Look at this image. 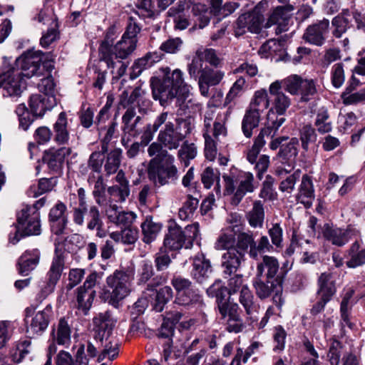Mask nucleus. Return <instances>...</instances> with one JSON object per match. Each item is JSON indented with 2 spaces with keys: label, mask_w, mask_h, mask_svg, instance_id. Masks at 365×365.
Listing matches in <instances>:
<instances>
[{
  "label": "nucleus",
  "mask_w": 365,
  "mask_h": 365,
  "mask_svg": "<svg viewBox=\"0 0 365 365\" xmlns=\"http://www.w3.org/2000/svg\"><path fill=\"white\" fill-rule=\"evenodd\" d=\"M304 79H302L298 75H291L282 81H279L282 83V88L284 89L292 95L298 94Z\"/></svg>",
  "instance_id": "e2e57ef3"
},
{
  "label": "nucleus",
  "mask_w": 365,
  "mask_h": 365,
  "mask_svg": "<svg viewBox=\"0 0 365 365\" xmlns=\"http://www.w3.org/2000/svg\"><path fill=\"white\" fill-rule=\"evenodd\" d=\"M93 182H94V187L92 193L96 202L101 207L107 206L108 200L105 198L106 185L103 176L101 174L96 175L91 183Z\"/></svg>",
  "instance_id": "de8ad7c7"
},
{
  "label": "nucleus",
  "mask_w": 365,
  "mask_h": 365,
  "mask_svg": "<svg viewBox=\"0 0 365 365\" xmlns=\"http://www.w3.org/2000/svg\"><path fill=\"white\" fill-rule=\"evenodd\" d=\"M142 231L144 235L143 241L145 243H150L156 239L160 230V225L153 222V218L148 216L144 222L141 225Z\"/></svg>",
  "instance_id": "3c124183"
},
{
  "label": "nucleus",
  "mask_w": 365,
  "mask_h": 365,
  "mask_svg": "<svg viewBox=\"0 0 365 365\" xmlns=\"http://www.w3.org/2000/svg\"><path fill=\"white\" fill-rule=\"evenodd\" d=\"M349 14H344V15H339L334 18L332 21V25L334 28L333 34L336 38H340L341 35L346 31L349 26Z\"/></svg>",
  "instance_id": "69168bd1"
},
{
  "label": "nucleus",
  "mask_w": 365,
  "mask_h": 365,
  "mask_svg": "<svg viewBox=\"0 0 365 365\" xmlns=\"http://www.w3.org/2000/svg\"><path fill=\"white\" fill-rule=\"evenodd\" d=\"M136 112L134 107H130L127 109L123 115L122 120L123 123V131L125 133H129L130 135H136V133H133L137 123L140 120V116H137L133 123L131 120L135 117Z\"/></svg>",
  "instance_id": "13d9d810"
},
{
  "label": "nucleus",
  "mask_w": 365,
  "mask_h": 365,
  "mask_svg": "<svg viewBox=\"0 0 365 365\" xmlns=\"http://www.w3.org/2000/svg\"><path fill=\"white\" fill-rule=\"evenodd\" d=\"M103 161L104 156L102 153L93 152L91 154L88 160V168L91 170L88 178V183L91 184L92 180L96 178V174H101Z\"/></svg>",
  "instance_id": "09e8293b"
},
{
  "label": "nucleus",
  "mask_w": 365,
  "mask_h": 365,
  "mask_svg": "<svg viewBox=\"0 0 365 365\" xmlns=\"http://www.w3.org/2000/svg\"><path fill=\"white\" fill-rule=\"evenodd\" d=\"M172 284L179 292L177 297L178 303L182 306L195 307L199 314L202 315V320L206 321L203 310L205 304L202 296L197 292L190 289L191 282L187 279L178 277L173 279Z\"/></svg>",
  "instance_id": "20e7f679"
},
{
  "label": "nucleus",
  "mask_w": 365,
  "mask_h": 365,
  "mask_svg": "<svg viewBox=\"0 0 365 365\" xmlns=\"http://www.w3.org/2000/svg\"><path fill=\"white\" fill-rule=\"evenodd\" d=\"M192 14L195 18V26L203 29L210 22V14L206 6L202 4H193L191 1H180L177 6L171 7L168 11V16L173 19L175 27L178 29H185L189 25V21L185 16Z\"/></svg>",
  "instance_id": "f257e3e1"
},
{
  "label": "nucleus",
  "mask_w": 365,
  "mask_h": 365,
  "mask_svg": "<svg viewBox=\"0 0 365 365\" xmlns=\"http://www.w3.org/2000/svg\"><path fill=\"white\" fill-rule=\"evenodd\" d=\"M232 113V108L230 107L228 109L222 113L217 114V118L214 123L213 135L217 138L219 136H225L227 134V128L225 123L230 116Z\"/></svg>",
  "instance_id": "4d7b16f0"
},
{
  "label": "nucleus",
  "mask_w": 365,
  "mask_h": 365,
  "mask_svg": "<svg viewBox=\"0 0 365 365\" xmlns=\"http://www.w3.org/2000/svg\"><path fill=\"white\" fill-rule=\"evenodd\" d=\"M93 337L97 341H107L112 334L115 321L108 312L99 313L93 319Z\"/></svg>",
  "instance_id": "ddd939ff"
},
{
  "label": "nucleus",
  "mask_w": 365,
  "mask_h": 365,
  "mask_svg": "<svg viewBox=\"0 0 365 365\" xmlns=\"http://www.w3.org/2000/svg\"><path fill=\"white\" fill-rule=\"evenodd\" d=\"M293 10L292 6L277 7L269 17L266 26L270 27L277 25L275 32L280 34L287 29L288 21L290 19V12Z\"/></svg>",
  "instance_id": "4be33fe9"
},
{
  "label": "nucleus",
  "mask_w": 365,
  "mask_h": 365,
  "mask_svg": "<svg viewBox=\"0 0 365 365\" xmlns=\"http://www.w3.org/2000/svg\"><path fill=\"white\" fill-rule=\"evenodd\" d=\"M224 76L225 73L223 71L205 66L201 75L199 76V78L204 83L215 86L221 82Z\"/></svg>",
  "instance_id": "603ef678"
},
{
  "label": "nucleus",
  "mask_w": 365,
  "mask_h": 365,
  "mask_svg": "<svg viewBox=\"0 0 365 365\" xmlns=\"http://www.w3.org/2000/svg\"><path fill=\"white\" fill-rule=\"evenodd\" d=\"M96 291L86 289L84 287H78L76 292V307L81 310L84 314H87L91 309L94 298Z\"/></svg>",
  "instance_id": "c9c22d12"
},
{
  "label": "nucleus",
  "mask_w": 365,
  "mask_h": 365,
  "mask_svg": "<svg viewBox=\"0 0 365 365\" xmlns=\"http://www.w3.org/2000/svg\"><path fill=\"white\" fill-rule=\"evenodd\" d=\"M106 209V214L112 223L119 226L130 227L135 220L137 215L132 211H119L116 204L113 200H108V205Z\"/></svg>",
  "instance_id": "6ab92c4d"
},
{
  "label": "nucleus",
  "mask_w": 365,
  "mask_h": 365,
  "mask_svg": "<svg viewBox=\"0 0 365 365\" xmlns=\"http://www.w3.org/2000/svg\"><path fill=\"white\" fill-rule=\"evenodd\" d=\"M318 294L331 299L336 292V286L332 274L329 272L322 273L318 279Z\"/></svg>",
  "instance_id": "4c0bfd02"
},
{
  "label": "nucleus",
  "mask_w": 365,
  "mask_h": 365,
  "mask_svg": "<svg viewBox=\"0 0 365 365\" xmlns=\"http://www.w3.org/2000/svg\"><path fill=\"white\" fill-rule=\"evenodd\" d=\"M261 114L250 109L247 110L242 123V129L247 138L252 135V130L259 125Z\"/></svg>",
  "instance_id": "37998d69"
},
{
  "label": "nucleus",
  "mask_w": 365,
  "mask_h": 365,
  "mask_svg": "<svg viewBox=\"0 0 365 365\" xmlns=\"http://www.w3.org/2000/svg\"><path fill=\"white\" fill-rule=\"evenodd\" d=\"M359 231L352 227L341 229L325 225L322 230L323 237L333 245L343 247L359 235Z\"/></svg>",
  "instance_id": "f8f14e48"
},
{
  "label": "nucleus",
  "mask_w": 365,
  "mask_h": 365,
  "mask_svg": "<svg viewBox=\"0 0 365 365\" xmlns=\"http://www.w3.org/2000/svg\"><path fill=\"white\" fill-rule=\"evenodd\" d=\"M51 308L46 307L44 310L38 312L31 319L30 324L27 327L29 334H38L43 331L48 325V317Z\"/></svg>",
  "instance_id": "f704fd0d"
},
{
  "label": "nucleus",
  "mask_w": 365,
  "mask_h": 365,
  "mask_svg": "<svg viewBox=\"0 0 365 365\" xmlns=\"http://www.w3.org/2000/svg\"><path fill=\"white\" fill-rule=\"evenodd\" d=\"M158 61L160 56L157 52H149L145 56L136 59L130 68V78H137L145 69L152 67Z\"/></svg>",
  "instance_id": "7c9ffc66"
},
{
  "label": "nucleus",
  "mask_w": 365,
  "mask_h": 365,
  "mask_svg": "<svg viewBox=\"0 0 365 365\" xmlns=\"http://www.w3.org/2000/svg\"><path fill=\"white\" fill-rule=\"evenodd\" d=\"M16 66L19 68L23 76L31 78L34 76H42L43 71H51L53 66V56L51 53H43L40 51H28L24 53L15 61Z\"/></svg>",
  "instance_id": "f03ea898"
},
{
  "label": "nucleus",
  "mask_w": 365,
  "mask_h": 365,
  "mask_svg": "<svg viewBox=\"0 0 365 365\" xmlns=\"http://www.w3.org/2000/svg\"><path fill=\"white\" fill-rule=\"evenodd\" d=\"M107 191L110 196L108 200H113V203L124 202L130 193L129 186L112 185L108 187Z\"/></svg>",
  "instance_id": "052dcab7"
},
{
  "label": "nucleus",
  "mask_w": 365,
  "mask_h": 365,
  "mask_svg": "<svg viewBox=\"0 0 365 365\" xmlns=\"http://www.w3.org/2000/svg\"><path fill=\"white\" fill-rule=\"evenodd\" d=\"M235 248L242 252L245 253L248 249L252 250L255 245V237L252 232H240L236 238Z\"/></svg>",
  "instance_id": "6e6d98bb"
},
{
  "label": "nucleus",
  "mask_w": 365,
  "mask_h": 365,
  "mask_svg": "<svg viewBox=\"0 0 365 365\" xmlns=\"http://www.w3.org/2000/svg\"><path fill=\"white\" fill-rule=\"evenodd\" d=\"M56 103L54 96L46 97L42 94H34L29 99V108L34 116H43L46 110L51 109Z\"/></svg>",
  "instance_id": "393cba45"
},
{
  "label": "nucleus",
  "mask_w": 365,
  "mask_h": 365,
  "mask_svg": "<svg viewBox=\"0 0 365 365\" xmlns=\"http://www.w3.org/2000/svg\"><path fill=\"white\" fill-rule=\"evenodd\" d=\"M133 279L132 271L115 270L106 279V284L111 289L110 301L118 303L130 292V282Z\"/></svg>",
  "instance_id": "423d86ee"
},
{
  "label": "nucleus",
  "mask_w": 365,
  "mask_h": 365,
  "mask_svg": "<svg viewBox=\"0 0 365 365\" xmlns=\"http://www.w3.org/2000/svg\"><path fill=\"white\" fill-rule=\"evenodd\" d=\"M178 179V170L174 164V158L166 151H161V186L174 185Z\"/></svg>",
  "instance_id": "a211bd4d"
},
{
  "label": "nucleus",
  "mask_w": 365,
  "mask_h": 365,
  "mask_svg": "<svg viewBox=\"0 0 365 365\" xmlns=\"http://www.w3.org/2000/svg\"><path fill=\"white\" fill-rule=\"evenodd\" d=\"M70 147H62L59 149H50L44 154L43 160L48 168L56 173H59L63 168L65 159L71 155Z\"/></svg>",
  "instance_id": "aec40b11"
},
{
  "label": "nucleus",
  "mask_w": 365,
  "mask_h": 365,
  "mask_svg": "<svg viewBox=\"0 0 365 365\" xmlns=\"http://www.w3.org/2000/svg\"><path fill=\"white\" fill-rule=\"evenodd\" d=\"M297 200L306 207H310L315 199L314 187L312 178L303 175L296 196Z\"/></svg>",
  "instance_id": "a878e982"
},
{
  "label": "nucleus",
  "mask_w": 365,
  "mask_h": 365,
  "mask_svg": "<svg viewBox=\"0 0 365 365\" xmlns=\"http://www.w3.org/2000/svg\"><path fill=\"white\" fill-rule=\"evenodd\" d=\"M272 245L267 236H262L257 243L255 241L254 247L248 252L249 256L253 259L258 260L260 254L272 250Z\"/></svg>",
  "instance_id": "680f3d73"
},
{
  "label": "nucleus",
  "mask_w": 365,
  "mask_h": 365,
  "mask_svg": "<svg viewBox=\"0 0 365 365\" xmlns=\"http://www.w3.org/2000/svg\"><path fill=\"white\" fill-rule=\"evenodd\" d=\"M262 22V16L256 13L244 14L235 22V34L240 36L247 31L258 34L261 30Z\"/></svg>",
  "instance_id": "dca6fc26"
},
{
  "label": "nucleus",
  "mask_w": 365,
  "mask_h": 365,
  "mask_svg": "<svg viewBox=\"0 0 365 365\" xmlns=\"http://www.w3.org/2000/svg\"><path fill=\"white\" fill-rule=\"evenodd\" d=\"M253 286L256 294L262 299L269 297L272 293L276 295L282 292V280L279 277L275 279H268L264 277L255 275L253 279Z\"/></svg>",
  "instance_id": "f3484780"
},
{
  "label": "nucleus",
  "mask_w": 365,
  "mask_h": 365,
  "mask_svg": "<svg viewBox=\"0 0 365 365\" xmlns=\"http://www.w3.org/2000/svg\"><path fill=\"white\" fill-rule=\"evenodd\" d=\"M66 206L62 202H58L51 208L49 213V219L51 222V230L57 235L63 233L66 227L68 219L65 215Z\"/></svg>",
  "instance_id": "b1692460"
},
{
  "label": "nucleus",
  "mask_w": 365,
  "mask_h": 365,
  "mask_svg": "<svg viewBox=\"0 0 365 365\" xmlns=\"http://www.w3.org/2000/svg\"><path fill=\"white\" fill-rule=\"evenodd\" d=\"M71 327L68 319L61 318L57 325L51 331L52 341L50 343L46 354V361L44 365H51L52 356L57 351L56 343L59 345L68 346L71 343Z\"/></svg>",
  "instance_id": "1a4fd4ad"
},
{
  "label": "nucleus",
  "mask_w": 365,
  "mask_h": 365,
  "mask_svg": "<svg viewBox=\"0 0 365 365\" xmlns=\"http://www.w3.org/2000/svg\"><path fill=\"white\" fill-rule=\"evenodd\" d=\"M245 254L237 249L226 251L222 256L221 267L224 274L231 275L235 273L245 261Z\"/></svg>",
  "instance_id": "412c9836"
},
{
  "label": "nucleus",
  "mask_w": 365,
  "mask_h": 365,
  "mask_svg": "<svg viewBox=\"0 0 365 365\" xmlns=\"http://www.w3.org/2000/svg\"><path fill=\"white\" fill-rule=\"evenodd\" d=\"M181 317V313L176 312L175 313H169L163 318V322L161 326V337L166 338V344H169L170 339H168V336L173 334L174 327Z\"/></svg>",
  "instance_id": "49530a36"
},
{
  "label": "nucleus",
  "mask_w": 365,
  "mask_h": 365,
  "mask_svg": "<svg viewBox=\"0 0 365 365\" xmlns=\"http://www.w3.org/2000/svg\"><path fill=\"white\" fill-rule=\"evenodd\" d=\"M40 252L38 250L26 251L19 259L18 272L21 275L28 276L38 264Z\"/></svg>",
  "instance_id": "c756f323"
},
{
  "label": "nucleus",
  "mask_w": 365,
  "mask_h": 365,
  "mask_svg": "<svg viewBox=\"0 0 365 365\" xmlns=\"http://www.w3.org/2000/svg\"><path fill=\"white\" fill-rule=\"evenodd\" d=\"M122 150L120 148H115L108 153L104 165V170L107 175L115 173L120 165Z\"/></svg>",
  "instance_id": "a18cd8bd"
},
{
  "label": "nucleus",
  "mask_w": 365,
  "mask_h": 365,
  "mask_svg": "<svg viewBox=\"0 0 365 365\" xmlns=\"http://www.w3.org/2000/svg\"><path fill=\"white\" fill-rule=\"evenodd\" d=\"M96 356V349L91 344L88 343L87 346V354H85L84 345H81L76 354V361L80 365H87L90 359Z\"/></svg>",
  "instance_id": "0e129e2a"
},
{
  "label": "nucleus",
  "mask_w": 365,
  "mask_h": 365,
  "mask_svg": "<svg viewBox=\"0 0 365 365\" xmlns=\"http://www.w3.org/2000/svg\"><path fill=\"white\" fill-rule=\"evenodd\" d=\"M187 242L185 240V235L180 227L176 222L170 220L168 225V232L165 234L163 245L166 250L171 252L170 255H164L161 256V267H168L171 262L172 258L176 256L175 251L181 249L183 246L185 247Z\"/></svg>",
  "instance_id": "39448f33"
},
{
  "label": "nucleus",
  "mask_w": 365,
  "mask_h": 365,
  "mask_svg": "<svg viewBox=\"0 0 365 365\" xmlns=\"http://www.w3.org/2000/svg\"><path fill=\"white\" fill-rule=\"evenodd\" d=\"M360 249V243L356 240L348 250L349 259L346 264L349 268H356L365 264V249Z\"/></svg>",
  "instance_id": "ea45409f"
},
{
  "label": "nucleus",
  "mask_w": 365,
  "mask_h": 365,
  "mask_svg": "<svg viewBox=\"0 0 365 365\" xmlns=\"http://www.w3.org/2000/svg\"><path fill=\"white\" fill-rule=\"evenodd\" d=\"M228 229L222 230V232L217 237L215 243V248L218 250H226L229 251L231 249L235 248L236 237L234 234L228 233Z\"/></svg>",
  "instance_id": "5fc2aeb1"
},
{
  "label": "nucleus",
  "mask_w": 365,
  "mask_h": 365,
  "mask_svg": "<svg viewBox=\"0 0 365 365\" xmlns=\"http://www.w3.org/2000/svg\"><path fill=\"white\" fill-rule=\"evenodd\" d=\"M254 176L250 172L242 173L240 177V183L232 197V203L237 205L247 192L255 190L253 184Z\"/></svg>",
  "instance_id": "72a5a7b5"
},
{
  "label": "nucleus",
  "mask_w": 365,
  "mask_h": 365,
  "mask_svg": "<svg viewBox=\"0 0 365 365\" xmlns=\"http://www.w3.org/2000/svg\"><path fill=\"white\" fill-rule=\"evenodd\" d=\"M180 140V135L175 131L174 125L171 123H167L161 133V151H163V146L170 150L176 149Z\"/></svg>",
  "instance_id": "e433bc0d"
},
{
  "label": "nucleus",
  "mask_w": 365,
  "mask_h": 365,
  "mask_svg": "<svg viewBox=\"0 0 365 365\" xmlns=\"http://www.w3.org/2000/svg\"><path fill=\"white\" fill-rule=\"evenodd\" d=\"M269 103L272 109L279 115H283L291 105V99L282 90L279 81L272 83L269 87Z\"/></svg>",
  "instance_id": "2eb2a0df"
},
{
  "label": "nucleus",
  "mask_w": 365,
  "mask_h": 365,
  "mask_svg": "<svg viewBox=\"0 0 365 365\" xmlns=\"http://www.w3.org/2000/svg\"><path fill=\"white\" fill-rule=\"evenodd\" d=\"M314 125L319 133L324 134L331 130L332 125L326 108L322 107L318 110Z\"/></svg>",
  "instance_id": "8fccbe9b"
},
{
  "label": "nucleus",
  "mask_w": 365,
  "mask_h": 365,
  "mask_svg": "<svg viewBox=\"0 0 365 365\" xmlns=\"http://www.w3.org/2000/svg\"><path fill=\"white\" fill-rule=\"evenodd\" d=\"M359 81L352 78L341 95L344 105H353L365 101V88L357 90Z\"/></svg>",
  "instance_id": "c85d7f7f"
},
{
  "label": "nucleus",
  "mask_w": 365,
  "mask_h": 365,
  "mask_svg": "<svg viewBox=\"0 0 365 365\" xmlns=\"http://www.w3.org/2000/svg\"><path fill=\"white\" fill-rule=\"evenodd\" d=\"M279 264L273 256L264 255L262 261L257 264L255 275L264 277L268 279H275L279 271Z\"/></svg>",
  "instance_id": "cd10ccee"
},
{
  "label": "nucleus",
  "mask_w": 365,
  "mask_h": 365,
  "mask_svg": "<svg viewBox=\"0 0 365 365\" xmlns=\"http://www.w3.org/2000/svg\"><path fill=\"white\" fill-rule=\"evenodd\" d=\"M269 96L265 89L257 91L250 104V109L262 114L269 106Z\"/></svg>",
  "instance_id": "79ce46f5"
},
{
  "label": "nucleus",
  "mask_w": 365,
  "mask_h": 365,
  "mask_svg": "<svg viewBox=\"0 0 365 365\" xmlns=\"http://www.w3.org/2000/svg\"><path fill=\"white\" fill-rule=\"evenodd\" d=\"M191 90L192 87L190 86H185L177 97L180 115L191 116L199 112L202 108V105L191 93Z\"/></svg>",
  "instance_id": "4468645a"
},
{
  "label": "nucleus",
  "mask_w": 365,
  "mask_h": 365,
  "mask_svg": "<svg viewBox=\"0 0 365 365\" xmlns=\"http://www.w3.org/2000/svg\"><path fill=\"white\" fill-rule=\"evenodd\" d=\"M136 44L137 43L132 38L123 36L113 47L115 58H127L136 48Z\"/></svg>",
  "instance_id": "58836bf2"
},
{
  "label": "nucleus",
  "mask_w": 365,
  "mask_h": 365,
  "mask_svg": "<svg viewBox=\"0 0 365 365\" xmlns=\"http://www.w3.org/2000/svg\"><path fill=\"white\" fill-rule=\"evenodd\" d=\"M18 224L25 235L41 233L40 213L34 207H25L18 215Z\"/></svg>",
  "instance_id": "9b49d317"
},
{
  "label": "nucleus",
  "mask_w": 365,
  "mask_h": 365,
  "mask_svg": "<svg viewBox=\"0 0 365 365\" xmlns=\"http://www.w3.org/2000/svg\"><path fill=\"white\" fill-rule=\"evenodd\" d=\"M22 75L16 67L11 66L4 60V70L0 72V87H3L5 93L4 96L19 97L24 88V83L22 81Z\"/></svg>",
  "instance_id": "6e6552de"
},
{
  "label": "nucleus",
  "mask_w": 365,
  "mask_h": 365,
  "mask_svg": "<svg viewBox=\"0 0 365 365\" xmlns=\"http://www.w3.org/2000/svg\"><path fill=\"white\" fill-rule=\"evenodd\" d=\"M182 75L180 69L171 71L168 67L161 69V106L177 98L182 87L189 86L184 82Z\"/></svg>",
  "instance_id": "7ed1b4c3"
},
{
  "label": "nucleus",
  "mask_w": 365,
  "mask_h": 365,
  "mask_svg": "<svg viewBox=\"0 0 365 365\" xmlns=\"http://www.w3.org/2000/svg\"><path fill=\"white\" fill-rule=\"evenodd\" d=\"M239 300L250 319L253 322L257 320L259 307L254 302V296L247 285L242 287Z\"/></svg>",
  "instance_id": "473e14b6"
},
{
  "label": "nucleus",
  "mask_w": 365,
  "mask_h": 365,
  "mask_svg": "<svg viewBox=\"0 0 365 365\" xmlns=\"http://www.w3.org/2000/svg\"><path fill=\"white\" fill-rule=\"evenodd\" d=\"M329 26V22L326 19L309 26L304 34V39L314 45H322L325 40V35L328 32Z\"/></svg>",
  "instance_id": "5701e85b"
},
{
  "label": "nucleus",
  "mask_w": 365,
  "mask_h": 365,
  "mask_svg": "<svg viewBox=\"0 0 365 365\" xmlns=\"http://www.w3.org/2000/svg\"><path fill=\"white\" fill-rule=\"evenodd\" d=\"M154 13L152 10L151 0H142L138 6V10L135 11L128 17V23L123 36L138 42L137 35L140 31V26L138 22L139 19L153 18Z\"/></svg>",
  "instance_id": "9d476101"
},
{
  "label": "nucleus",
  "mask_w": 365,
  "mask_h": 365,
  "mask_svg": "<svg viewBox=\"0 0 365 365\" xmlns=\"http://www.w3.org/2000/svg\"><path fill=\"white\" fill-rule=\"evenodd\" d=\"M112 45L113 40H110L108 34H107L106 38L101 42L98 48L100 60L105 61L108 68H114L115 64L113 61V55H115V53Z\"/></svg>",
  "instance_id": "c03bdc74"
},
{
  "label": "nucleus",
  "mask_w": 365,
  "mask_h": 365,
  "mask_svg": "<svg viewBox=\"0 0 365 365\" xmlns=\"http://www.w3.org/2000/svg\"><path fill=\"white\" fill-rule=\"evenodd\" d=\"M273 178L267 175L266 180L262 183V187L260 190L259 197L264 199V200L273 201L277 199V194L273 187Z\"/></svg>",
  "instance_id": "338daca9"
},
{
  "label": "nucleus",
  "mask_w": 365,
  "mask_h": 365,
  "mask_svg": "<svg viewBox=\"0 0 365 365\" xmlns=\"http://www.w3.org/2000/svg\"><path fill=\"white\" fill-rule=\"evenodd\" d=\"M54 141L59 145H68L70 140L66 114L61 112L53 124Z\"/></svg>",
  "instance_id": "2f4dec72"
},
{
  "label": "nucleus",
  "mask_w": 365,
  "mask_h": 365,
  "mask_svg": "<svg viewBox=\"0 0 365 365\" xmlns=\"http://www.w3.org/2000/svg\"><path fill=\"white\" fill-rule=\"evenodd\" d=\"M55 246V255L47 273L46 284L41 288V295L43 298L46 297L53 292L56 284L61 278L64 269L65 259L68 255V253L63 250L62 245L56 242Z\"/></svg>",
  "instance_id": "0eeeda50"
},
{
  "label": "nucleus",
  "mask_w": 365,
  "mask_h": 365,
  "mask_svg": "<svg viewBox=\"0 0 365 365\" xmlns=\"http://www.w3.org/2000/svg\"><path fill=\"white\" fill-rule=\"evenodd\" d=\"M192 263V269L190 274L197 282L202 283L207 279L212 272L210 262L202 253H199L190 259Z\"/></svg>",
  "instance_id": "bb28decb"
},
{
  "label": "nucleus",
  "mask_w": 365,
  "mask_h": 365,
  "mask_svg": "<svg viewBox=\"0 0 365 365\" xmlns=\"http://www.w3.org/2000/svg\"><path fill=\"white\" fill-rule=\"evenodd\" d=\"M118 346L115 344L114 346L111 344H106L105 348L97 356L96 363H101V365H107L111 363L118 356Z\"/></svg>",
  "instance_id": "bf43d9fd"
},
{
  "label": "nucleus",
  "mask_w": 365,
  "mask_h": 365,
  "mask_svg": "<svg viewBox=\"0 0 365 365\" xmlns=\"http://www.w3.org/2000/svg\"><path fill=\"white\" fill-rule=\"evenodd\" d=\"M219 312L221 317L225 322L227 320L237 317L238 314V305L235 303H230L226 302H220L218 303Z\"/></svg>",
  "instance_id": "774afa93"
},
{
  "label": "nucleus",
  "mask_w": 365,
  "mask_h": 365,
  "mask_svg": "<svg viewBox=\"0 0 365 365\" xmlns=\"http://www.w3.org/2000/svg\"><path fill=\"white\" fill-rule=\"evenodd\" d=\"M247 219L252 227H262L264 220V210L261 201L256 200L252 208L247 212Z\"/></svg>",
  "instance_id": "a19ab883"
},
{
  "label": "nucleus",
  "mask_w": 365,
  "mask_h": 365,
  "mask_svg": "<svg viewBox=\"0 0 365 365\" xmlns=\"http://www.w3.org/2000/svg\"><path fill=\"white\" fill-rule=\"evenodd\" d=\"M299 133L302 147L304 150L307 151L309 144L314 143L317 140V135L315 129L312 125L306 124L299 128Z\"/></svg>",
  "instance_id": "864d4df0"
}]
</instances>
